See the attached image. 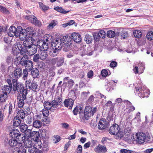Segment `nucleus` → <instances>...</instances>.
<instances>
[{
  "mask_svg": "<svg viewBox=\"0 0 153 153\" xmlns=\"http://www.w3.org/2000/svg\"><path fill=\"white\" fill-rule=\"evenodd\" d=\"M63 44L66 46H70L72 42V39L69 36H64L62 40Z\"/></svg>",
  "mask_w": 153,
  "mask_h": 153,
  "instance_id": "16",
  "label": "nucleus"
},
{
  "mask_svg": "<svg viewBox=\"0 0 153 153\" xmlns=\"http://www.w3.org/2000/svg\"><path fill=\"white\" fill-rule=\"evenodd\" d=\"M61 125L63 128H65V129H68L69 126V125L66 123H62L61 124Z\"/></svg>",
  "mask_w": 153,
  "mask_h": 153,
  "instance_id": "62",
  "label": "nucleus"
},
{
  "mask_svg": "<svg viewBox=\"0 0 153 153\" xmlns=\"http://www.w3.org/2000/svg\"><path fill=\"white\" fill-rule=\"evenodd\" d=\"M21 152V149L18 147H16L14 149L13 153H20Z\"/></svg>",
  "mask_w": 153,
  "mask_h": 153,
  "instance_id": "59",
  "label": "nucleus"
},
{
  "mask_svg": "<svg viewBox=\"0 0 153 153\" xmlns=\"http://www.w3.org/2000/svg\"><path fill=\"white\" fill-rule=\"evenodd\" d=\"M48 110L47 109H45L44 110H43L42 114L44 116L47 117L49 115Z\"/></svg>",
  "mask_w": 153,
  "mask_h": 153,
  "instance_id": "56",
  "label": "nucleus"
},
{
  "mask_svg": "<svg viewBox=\"0 0 153 153\" xmlns=\"http://www.w3.org/2000/svg\"><path fill=\"white\" fill-rule=\"evenodd\" d=\"M105 36V33L104 30H101L98 33V35L94 36V38H96L97 39L101 38L102 39L104 38Z\"/></svg>",
  "mask_w": 153,
  "mask_h": 153,
  "instance_id": "34",
  "label": "nucleus"
},
{
  "mask_svg": "<svg viewBox=\"0 0 153 153\" xmlns=\"http://www.w3.org/2000/svg\"><path fill=\"white\" fill-rule=\"evenodd\" d=\"M22 44V42H18L17 43L16 46L17 48L19 50L21 54L24 55L25 54H26L27 50L26 48L24 46H23Z\"/></svg>",
  "mask_w": 153,
  "mask_h": 153,
  "instance_id": "15",
  "label": "nucleus"
},
{
  "mask_svg": "<svg viewBox=\"0 0 153 153\" xmlns=\"http://www.w3.org/2000/svg\"><path fill=\"white\" fill-rule=\"evenodd\" d=\"M51 45L53 48H57L60 50L62 48L63 44L61 39L57 38L53 40Z\"/></svg>",
  "mask_w": 153,
  "mask_h": 153,
  "instance_id": "8",
  "label": "nucleus"
},
{
  "mask_svg": "<svg viewBox=\"0 0 153 153\" xmlns=\"http://www.w3.org/2000/svg\"><path fill=\"white\" fill-rule=\"evenodd\" d=\"M12 85L8 86L6 85L4 86L3 88H2L3 93L9 94L10 92L11 89H12Z\"/></svg>",
  "mask_w": 153,
  "mask_h": 153,
  "instance_id": "28",
  "label": "nucleus"
},
{
  "mask_svg": "<svg viewBox=\"0 0 153 153\" xmlns=\"http://www.w3.org/2000/svg\"><path fill=\"white\" fill-rule=\"evenodd\" d=\"M27 140H26V144L25 146L26 148H28L30 147H32V145H33L34 143H33V140H30L29 138V137H27Z\"/></svg>",
  "mask_w": 153,
  "mask_h": 153,
  "instance_id": "30",
  "label": "nucleus"
},
{
  "mask_svg": "<svg viewBox=\"0 0 153 153\" xmlns=\"http://www.w3.org/2000/svg\"><path fill=\"white\" fill-rule=\"evenodd\" d=\"M27 35L25 29H22L21 26H18L17 27V31L16 33V37H19L20 39H22V40H24L25 38L27 37Z\"/></svg>",
  "mask_w": 153,
  "mask_h": 153,
  "instance_id": "6",
  "label": "nucleus"
},
{
  "mask_svg": "<svg viewBox=\"0 0 153 153\" xmlns=\"http://www.w3.org/2000/svg\"><path fill=\"white\" fill-rule=\"evenodd\" d=\"M19 63L22 66H25V69L28 70V71H31L33 66L32 61L28 60L27 56H23Z\"/></svg>",
  "mask_w": 153,
  "mask_h": 153,
  "instance_id": "2",
  "label": "nucleus"
},
{
  "mask_svg": "<svg viewBox=\"0 0 153 153\" xmlns=\"http://www.w3.org/2000/svg\"><path fill=\"white\" fill-rule=\"evenodd\" d=\"M25 40L23 42V46H24L26 49L32 46V45H34L33 42V39L31 37H27L25 38Z\"/></svg>",
  "mask_w": 153,
  "mask_h": 153,
  "instance_id": "13",
  "label": "nucleus"
},
{
  "mask_svg": "<svg viewBox=\"0 0 153 153\" xmlns=\"http://www.w3.org/2000/svg\"><path fill=\"white\" fill-rule=\"evenodd\" d=\"M115 135L118 138V139H120L123 137V132L121 131H120L119 129L118 132L117 133V134H116Z\"/></svg>",
  "mask_w": 153,
  "mask_h": 153,
  "instance_id": "51",
  "label": "nucleus"
},
{
  "mask_svg": "<svg viewBox=\"0 0 153 153\" xmlns=\"http://www.w3.org/2000/svg\"><path fill=\"white\" fill-rule=\"evenodd\" d=\"M40 59L44 60L48 59V55L46 52H42L40 55Z\"/></svg>",
  "mask_w": 153,
  "mask_h": 153,
  "instance_id": "37",
  "label": "nucleus"
},
{
  "mask_svg": "<svg viewBox=\"0 0 153 153\" xmlns=\"http://www.w3.org/2000/svg\"><path fill=\"white\" fill-rule=\"evenodd\" d=\"M60 140V137L59 136H54L53 137V140L54 143H57L59 142Z\"/></svg>",
  "mask_w": 153,
  "mask_h": 153,
  "instance_id": "52",
  "label": "nucleus"
},
{
  "mask_svg": "<svg viewBox=\"0 0 153 153\" xmlns=\"http://www.w3.org/2000/svg\"><path fill=\"white\" fill-rule=\"evenodd\" d=\"M27 93V91H25L23 92V93L19 94L17 96L18 106L19 108H22L24 106L25 104L24 101L26 99V95Z\"/></svg>",
  "mask_w": 153,
  "mask_h": 153,
  "instance_id": "4",
  "label": "nucleus"
},
{
  "mask_svg": "<svg viewBox=\"0 0 153 153\" xmlns=\"http://www.w3.org/2000/svg\"><path fill=\"white\" fill-rule=\"evenodd\" d=\"M33 30V28L31 27H29L27 28L25 30L27 35H29V33H30V32H31Z\"/></svg>",
  "mask_w": 153,
  "mask_h": 153,
  "instance_id": "64",
  "label": "nucleus"
},
{
  "mask_svg": "<svg viewBox=\"0 0 153 153\" xmlns=\"http://www.w3.org/2000/svg\"><path fill=\"white\" fill-rule=\"evenodd\" d=\"M28 114L26 111H25L23 110H21L19 111L17 113L16 116L15 117L16 119H23L25 117V116H27Z\"/></svg>",
  "mask_w": 153,
  "mask_h": 153,
  "instance_id": "20",
  "label": "nucleus"
},
{
  "mask_svg": "<svg viewBox=\"0 0 153 153\" xmlns=\"http://www.w3.org/2000/svg\"><path fill=\"white\" fill-rule=\"evenodd\" d=\"M13 88L14 91H17L19 94L23 93V92L25 91H27V89L24 88L23 85L19 83L16 85H13Z\"/></svg>",
  "mask_w": 153,
  "mask_h": 153,
  "instance_id": "11",
  "label": "nucleus"
},
{
  "mask_svg": "<svg viewBox=\"0 0 153 153\" xmlns=\"http://www.w3.org/2000/svg\"><path fill=\"white\" fill-rule=\"evenodd\" d=\"M131 126L127 124L126 125L124 132L125 133H129L131 131Z\"/></svg>",
  "mask_w": 153,
  "mask_h": 153,
  "instance_id": "53",
  "label": "nucleus"
},
{
  "mask_svg": "<svg viewBox=\"0 0 153 153\" xmlns=\"http://www.w3.org/2000/svg\"><path fill=\"white\" fill-rule=\"evenodd\" d=\"M60 50L57 48L55 49L52 47V49L50 51V55L52 57L56 56L59 53Z\"/></svg>",
  "mask_w": 153,
  "mask_h": 153,
  "instance_id": "32",
  "label": "nucleus"
},
{
  "mask_svg": "<svg viewBox=\"0 0 153 153\" xmlns=\"http://www.w3.org/2000/svg\"><path fill=\"white\" fill-rule=\"evenodd\" d=\"M120 128L119 125L116 124L111 126L109 128L108 131L111 135H115L118 132Z\"/></svg>",
  "mask_w": 153,
  "mask_h": 153,
  "instance_id": "14",
  "label": "nucleus"
},
{
  "mask_svg": "<svg viewBox=\"0 0 153 153\" xmlns=\"http://www.w3.org/2000/svg\"><path fill=\"white\" fill-rule=\"evenodd\" d=\"M93 53V51L91 49V48L90 47H88L87 50H85V53L84 55H87L88 56H91L92 55Z\"/></svg>",
  "mask_w": 153,
  "mask_h": 153,
  "instance_id": "46",
  "label": "nucleus"
},
{
  "mask_svg": "<svg viewBox=\"0 0 153 153\" xmlns=\"http://www.w3.org/2000/svg\"><path fill=\"white\" fill-rule=\"evenodd\" d=\"M94 151L96 152H101L105 153L107 151L106 147L105 146L98 145L94 149Z\"/></svg>",
  "mask_w": 153,
  "mask_h": 153,
  "instance_id": "24",
  "label": "nucleus"
},
{
  "mask_svg": "<svg viewBox=\"0 0 153 153\" xmlns=\"http://www.w3.org/2000/svg\"><path fill=\"white\" fill-rule=\"evenodd\" d=\"M46 120L45 118L44 119L41 116L39 115H36L33 117V126L35 128H40L42 125V122H44L45 123Z\"/></svg>",
  "mask_w": 153,
  "mask_h": 153,
  "instance_id": "3",
  "label": "nucleus"
},
{
  "mask_svg": "<svg viewBox=\"0 0 153 153\" xmlns=\"http://www.w3.org/2000/svg\"><path fill=\"white\" fill-rule=\"evenodd\" d=\"M82 114H81L80 115V118L81 120L83 122H85V121L87 120L88 119V118L90 117L89 116H87L84 113V115L83 113H82Z\"/></svg>",
  "mask_w": 153,
  "mask_h": 153,
  "instance_id": "38",
  "label": "nucleus"
},
{
  "mask_svg": "<svg viewBox=\"0 0 153 153\" xmlns=\"http://www.w3.org/2000/svg\"><path fill=\"white\" fill-rule=\"evenodd\" d=\"M136 141L140 144H143L144 143H150L153 140L152 137L148 133H139L136 134Z\"/></svg>",
  "mask_w": 153,
  "mask_h": 153,
  "instance_id": "1",
  "label": "nucleus"
},
{
  "mask_svg": "<svg viewBox=\"0 0 153 153\" xmlns=\"http://www.w3.org/2000/svg\"><path fill=\"white\" fill-rule=\"evenodd\" d=\"M27 51V54L29 56H32L35 54L37 52V46L35 45H32L31 46L28 48Z\"/></svg>",
  "mask_w": 153,
  "mask_h": 153,
  "instance_id": "19",
  "label": "nucleus"
},
{
  "mask_svg": "<svg viewBox=\"0 0 153 153\" xmlns=\"http://www.w3.org/2000/svg\"><path fill=\"white\" fill-rule=\"evenodd\" d=\"M52 103L48 101H45L44 103V106L45 109L50 110L52 107Z\"/></svg>",
  "mask_w": 153,
  "mask_h": 153,
  "instance_id": "40",
  "label": "nucleus"
},
{
  "mask_svg": "<svg viewBox=\"0 0 153 153\" xmlns=\"http://www.w3.org/2000/svg\"><path fill=\"white\" fill-rule=\"evenodd\" d=\"M57 22L55 20H52L48 26L49 28H53L57 25Z\"/></svg>",
  "mask_w": 153,
  "mask_h": 153,
  "instance_id": "49",
  "label": "nucleus"
},
{
  "mask_svg": "<svg viewBox=\"0 0 153 153\" xmlns=\"http://www.w3.org/2000/svg\"><path fill=\"white\" fill-rule=\"evenodd\" d=\"M33 141L34 143V145H33V146L35 148V149H39L42 147V144L40 141H35L34 140H33Z\"/></svg>",
  "mask_w": 153,
  "mask_h": 153,
  "instance_id": "33",
  "label": "nucleus"
},
{
  "mask_svg": "<svg viewBox=\"0 0 153 153\" xmlns=\"http://www.w3.org/2000/svg\"><path fill=\"white\" fill-rule=\"evenodd\" d=\"M83 108L81 105L76 106L73 110V112L74 115H76L78 113L81 114V112L82 111Z\"/></svg>",
  "mask_w": 153,
  "mask_h": 153,
  "instance_id": "31",
  "label": "nucleus"
},
{
  "mask_svg": "<svg viewBox=\"0 0 153 153\" xmlns=\"http://www.w3.org/2000/svg\"><path fill=\"white\" fill-rule=\"evenodd\" d=\"M132 152V151L124 149H121L120 151V152L121 153H131Z\"/></svg>",
  "mask_w": 153,
  "mask_h": 153,
  "instance_id": "57",
  "label": "nucleus"
},
{
  "mask_svg": "<svg viewBox=\"0 0 153 153\" xmlns=\"http://www.w3.org/2000/svg\"><path fill=\"white\" fill-rule=\"evenodd\" d=\"M92 37L88 34H86L85 37V40L89 44L92 41Z\"/></svg>",
  "mask_w": 153,
  "mask_h": 153,
  "instance_id": "43",
  "label": "nucleus"
},
{
  "mask_svg": "<svg viewBox=\"0 0 153 153\" xmlns=\"http://www.w3.org/2000/svg\"><path fill=\"white\" fill-rule=\"evenodd\" d=\"M146 37L149 40H153V32H149L146 35Z\"/></svg>",
  "mask_w": 153,
  "mask_h": 153,
  "instance_id": "48",
  "label": "nucleus"
},
{
  "mask_svg": "<svg viewBox=\"0 0 153 153\" xmlns=\"http://www.w3.org/2000/svg\"><path fill=\"white\" fill-rule=\"evenodd\" d=\"M62 102V99L59 97L56 100H52V106L53 108H56L59 105H60Z\"/></svg>",
  "mask_w": 153,
  "mask_h": 153,
  "instance_id": "25",
  "label": "nucleus"
},
{
  "mask_svg": "<svg viewBox=\"0 0 153 153\" xmlns=\"http://www.w3.org/2000/svg\"><path fill=\"white\" fill-rule=\"evenodd\" d=\"M40 7L43 11H45L48 9V7L43 4L42 3H39Z\"/></svg>",
  "mask_w": 153,
  "mask_h": 153,
  "instance_id": "54",
  "label": "nucleus"
},
{
  "mask_svg": "<svg viewBox=\"0 0 153 153\" xmlns=\"http://www.w3.org/2000/svg\"><path fill=\"white\" fill-rule=\"evenodd\" d=\"M54 9L57 11L63 14H66L70 12L69 10L65 11L62 7L58 6L54 8Z\"/></svg>",
  "mask_w": 153,
  "mask_h": 153,
  "instance_id": "36",
  "label": "nucleus"
},
{
  "mask_svg": "<svg viewBox=\"0 0 153 153\" xmlns=\"http://www.w3.org/2000/svg\"><path fill=\"white\" fill-rule=\"evenodd\" d=\"M40 59V56L38 54H36L33 57V60L35 62H38Z\"/></svg>",
  "mask_w": 153,
  "mask_h": 153,
  "instance_id": "50",
  "label": "nucleus"
},
{
  "mask_svg": "<svg viewBox=\"0 0 153 153\" xmlns=\"http://www.w3.org/2000/svg\"><path fill=\"white\" fill-rule=\"evenodd\" d=\"M28 70L25 69H24L23 70V78L25 80L27 79V77L28 75Z\"/></svg>",
  "mask_w": 153,
  "mask_h": 153,
  "instance_id": "45",
  "label": "nucleus"
},
{
  "mask_svg": "<svg viewBox=\"0 0 153 153\" xmlns=\"http://www.w3.org/2000/svg\"><path fill=\"white\" fill-rule=\"evenodd\" d=\"M136 92L140 98H143L145 97H149V93L148 90L138 88H136Z\"/></svg>",
  "mask_w": 153,
  "mask_h": 153,
  "instance_id": "7",
  "label": "nucleus"
},
{
  "mask_svg": "<svg viewBox=\"0 0 153 153\" xmlns=\"http://www.w3.org/2000/svg\"><path fill=\"white\" fill-rule=\"evenodd\" d=\"M97 108L95 107L93 109L90 106H86L85 109L84 113L87 116H89L90 117L93 116L94 114L96 112Z\"/></svg>",
  "mask_w": 153,
  "mask_h": 153,
  "instance_id": "10",
  "label": "nucleus"
},
{
  "mask_svg": "<svg viewBox=\"0 0 153 153\" xmlns=\"http://www.w3.org/2000/svg\"><path fill=\"white\" fill-rule=\"evenodd\" d=\"M36 150L33 146V147L29 148L28 150L29 153H35Z\"/></svg>",
  "mask_w": 153,
  "mask_h": 153,
  "instance_id": "61",
  "label": "nucleus"
},
{
  "mask_svg": "<svg viewBox=\"0 0 153 153\" xmlns=\"http://www.w3.org/2000/svg\"><path fill=\"white\" fill-rule=\"evenodd\" d=\"M107 35L109 38H113L115 36V33L113 31L110 30L107 32Z\"/></svg>",
  "mask_w": 153,
  "mask_h": 153,
  "instance_id": "44",
  "label": "nucleus"
},
{
  "mask_svg": "<svg viewBox=\"0 0 153 153\" xmlns=\"http://www.w3.org/2000/svg\"><path fill=\"white\" fill-rule=\"evenodd\" d=\"M74 102V100L71 98L65 99L64 102V105L65 107H69V109H71L73 105Z\"/></svg>",
  "mask_w": 153,
  "mask_h": 153,
  "instance_id": "23",
  "label": "nucleus"
},
{
  "mask_svg": "<svg viewBox=\"0 0 153 153\" xmlns=\"http://www.w3.org/2000/svg\"><path fill=\"white\" fill-rule=\"evenodd\" d=\"M121 34V39H124L128 36V33L126 31L122 32Z\"/></svg>",
  "mask_w": 153,
  "mask_h": 153,
  "instance_id": "55",
  "label": "nucleus"
},
{
  "mask_svg": "<svg viewBox=\"0 0 153 153\" xmlns=\"http://www.w3.org/2000/svg\"><path fill=\"white\" fill-rule=\"evenodd\" d=\"M37 84L36 83L33 82L31 83V86L32 89L33 91L36 90L37 88Z\"/></svg>",
  "mask_w": 153,
  "mask_h": 153,
  "instance_id": "60",
  "label": "nucleus"
},
{
  "mask_svg": "<svg viewBox=\"0 0 153 153\" xmlns=\"http://www.w3.org/2000/svg\"><path fill=\"white\" fill-rule=\"evenodd\" d=\"M37 46L42 51H47L49 46L48 43H47L45 41L41 40L37 41Z\"/></svg>",
  "mask_w": 153,
  "mask_h": 153,
  "instance_id": "9",
  "label": "nucleus"
},
{
  "mask_svg": "<svg viewBox=\"0 0 153 153\" xmlns=\"http://www.w3.org/2000/svg\"><path fill=\"white\" fill-rule=\"evenodd\" d=\"M133 34L134 36L137 38H140L142 35L141 31L139 30H135L134 31Z\"/></svg>",
  "mask_w": 153,
  "mask_h": 153,
  "instance_id": "41",
  "label": "nucleus"
},
{
  "mask_svg": "<svg viewBox=\"0 0 153 153\" xmlns=\"http://www.w3.org/2000/svg\"><path fill=\"white\" fill-rule=\"evenodd\" d=\"M31 74L33 78H37L39 75V72L38 69L34 68L32 69L31 70Z\"/></svg>",
  "mask_w": 153,
  "mask_h": 153,
  "instance_id": "29",
  "label": "nucleus"
},
{
  "mask_svg": "<svg viewBox=\"0 0 153 153\" xmlns=\"http://www.w3.org/2000/svg\"><path fill=\"white\" fill-rule=\"evenodd\" d=\"M20 131L22 133H25L27 137H32L33 134L35 133V131L31 132V130L28 128L27 126L24 123L21 124L19 126Z\"/></svg>",
  "mask_w": 153,
  "mask_h": 153,
  "instance_id": "5",
  "label": "nucleus"
},
{
  "mask_svg": "<svg viewBox=\"0 0 153 153\" xmlns=\"http://www.w3.org/2000/svg\"><path fill=\"white\" fill-rule=\"evenodd\" d=\"M101 74L103 76H106L108 75V71L106 70H102L101 71Z\"/></svg>",
  "mask_w": 153,
  "mask_h": 153,
  "instance_id": "63",
  "label": "nucleus"
},
{
  "mask_svg": "<svg viewBox=\"0 0 153 153\" xmlns=\"http://www.w3.org/2000/svg\"><path fill=\"white\" fill-rule=\"evenodd\" d=\"M94 97L93 95L90 96L87 101V103L89 104L91 103L94 101Z\"/></svg>",
  "mask_w": 153,
  "mask_h": 153,
  "instance_id": "58",
  "label": "nucleus"
},
{
  "mask_svg": "<svg viewBox=\"0 0 153 153\" xmlns=\"http://www.w3.org/2000/svg\"><path fill=\"white\" fill-rule=\"evenodd\" d=\"M19 133L20 132L18 130L14 129L10 134L12 136V138H15L17 137Z\"/></svg>",
  "mask_w": 153,
  "mask_h": 153,
  "instance_id": "39",
  "label": "nucleus"
},
{
  "mask_svg": "<svg viewBox=\"0 0 153 153\" xmlns=\"http://www.w3.org/2000/svg\"><path fill=\"white\" fill-rule=\"evenodd\" d=\"M109 125V123L105 119L102 118L99 122L98 128L99 129H105L107 128Z\"/></svg>",
  "mask_w": 153,
  "mask_h": 153,
  "instance_id": "12",
  "label": "nucleus"
},
{
  "mask_svg": "<svg viewBox=\"0 0 153 153\" xmlns=\"http://www.w3.org/2000/svg\"><path fill=\"white\" fill-rule=\"evenodd\" d=\"M7 94L3 93L0 96V101L1 102H5L7 97Z\"/></svg>",
  "mask_w": 153,
  "mask_h": 153,
  "instance_id": "47",
  "label": "nucleus"
},
{
  "mask_svg": "<svg viewBox=\"0 0 153 153\" xmlns=\"http://www.w3.org/2000/svg\"><path fill=\"white\" fill-rule=\"evenodd\" d=\"M71 39L77 43H79L81 42L82 38L80 35L78 33H73L71 35Z\"/></svg>",
  "mask_w": 153,
  "mask_h": 153,
  "instance_id": "17",
  "label": "nucleus"
},
{
  "mask_svg": "<svg viewBox=\"0 0 153 153\" xmlns=\"http://www.w3.org/2000/svg\"><path fill=\"white\" fill-rule=\"evenodd\" d=\"M14 78L19 79L22 75V68L17 67L15 68L13 71Z\"/></svg>",
  "mask_w": 153,
  "mask_h": 153,
  "instance_id": "18",
  "label": "nucleus"
},
{
  "mask_svg": "<svg viewBox=\"0 0 153 153\" xmlns=\"http://www.w3.org/2000/svg\"><path fill=\"white\" fill-rule=\"evenodd\" d=\"M21 120L20 119H16L14 117V119L13 120V125L14 126H20L21 124Z\"/></svg>",
  "mask_w": 153,
  "mask_h": 153,
  "instance_id": "42",
  "label": "nucleus"
},
{
  "mask_svg": "<svg viewBox=\"0 0 153 153\" xmlns=\"http://www.w3.org/2000/svg\"><path fill=\"white\" fill-rule=\"evenodd\" d=\"M64 59L63 57H57L54 59L53 60L55 62H56L57 66L59 67L62 66L64 62Z\"/></svg>",
  "mask_w": 153,
  "mask_h": 153,
  "instance_id": "26",
  "label": "nucleus"
},
{
  "mask_svg": "<svg viewBox=\"0 0 153 153\" xmlns=\"http://www.w3.org/2000/svg\"><path fill=\"white\" fill-rule=\"evenodd\" d=\"M8 143L12 147H14L16 146H18V147L21 146L19 145V144L16 140L14 138H12L10 139L9 140Z\"/></svg>",
  "mask_w": 153,
  "mask_h": 153,
  "instance_id": "27",
  "label": "nucleus"
},
{
  "mask_svg": "<svg viewBox=\"0 0 153 153\" xmlns=\"http://www.w3.org/2000/svg\"><path fill=\"white\" fill-rule=\"evenodd\" d=\"M17 31V28L14 26H11L9 28L7 33L8 35L10 37H13L15 36H16Z\"/></svg>",
  "mask_w": 153,
  "mask_h": 153,
  "instance_id": "22",
  "label": "nucleus"
},
{
  "mask_svg": "<svg viewBox=\"0 0 153 153\" xmlns=\"http://www.w3.org/2000/svg\"><path fill=\"white\" fill-rule=\"evenodd\" d=\"M26 137L27 136H25L24 134L19 133L16 138V139L19 144V145L21 146V144L26 139Z\"/></svg>",
  "mask_w": 153,
  "mask_h": 153,
  "instance_id": "21",
  "label": "nucleus"
},
{
  "mask_svg": "<svg viewBox=\"0 0 153 153\" xmlns=\"http://www.w3.org/2000/svg\"><path fill=\"white\" fill-rule=\"evenodd\" d=\"M26 19L30 20L31 23L34 24L35 22H36L37 19V18L34 16H26L25 17Z\"/></svg>",
  "mask_w": 153,
  "mask_h": 153,
  "instance_id": "35",
  "label": "nucleus"
}]
</instances>
